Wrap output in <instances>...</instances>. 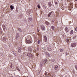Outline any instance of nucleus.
<instances>
[{"mask_svg":"<svg viewBox=\"0 0 77 77\" xmlns=\"http://www.w3.org/2000/svg\"><path fill=\"white\" fill-rule=\"evenodd\" d=\"M25 42L26 44H30L32 42V38L31 36H29L26 37L25 38Z\"/></svg>","mask_w":77,"mask_h":77,"instance_id":"f257e3e1","label":"nucleus"},{"mask_svg":"<svg viewBox=\"0 0 77 77\" xmlns=\"http://www.w3.org/2000/svg\"><path fill=\"white\" fill-rule=\"evenodd\" d=\"M73 8V5H72V3H71V4H70L69 5H68V8L69 9V10H71V9H72Z\"/></svg>","mask_w":77,"mask_h":77,"instance_id":"f03ea898","label":"nucleus"},{"mask_svg":"<svg viewBox=\"0 0 77 77\" xmlns=\"http://www.w3.org/2000/svg\"><path fill=\"white\" fill-rule=\"evenodd\" d=\"M39 50V48L38 46L37 47V48H35L34 50V52L35 53H38V51Z\"/></svg>","mask_w":77,"mask_h":77,"instance_id":"7ed1b4c3","label":"nucleus"},{"mask_svg":"<svg viewBox=\"0 0 77 77\" xmlns=\"http://www.w3.org/2000/svg\"><path fill=\"white\" fill-rule=\"evenodd\" d=\"M76 45L77 44L75 43H71V47H75Z\"/></svg>","mask_w":77,"mask_h":77,"instance_id":"20e7f679","label":"nucleus"},{"mask_svg":"<svg viewBox=\"0 0 77 77\" xmlns=\"http://www.w3.org/2000/svg\"><path fill=\"white\" fill-rule=\"evenodd\" d=\"M27 55L28 57H33V55L30 53L28 54Z\"/></svg>","mask_w":77,"mask_h":77,"instance_id":"39448f33","label":"nucleus"},{"mask_svg":"<svg viewBox=\"0 0 77 77\" xmlns=\"http://www.w3.org/2000/svg\"><path fill=\"white\" fill-rule=\"evenodd\" d=\"M42 30H45V27L44 26H42L41 27Z\"/></svg>","mask_w":77,"mask_h":77,"instance_id":"423d86ee","label":"nucleus"},{"mask_svg":"<svg viewBox=\"0 0 77 77\" xmlns=\"http://www.w3.org/2000/svg\"><path fill=\"white\" fill-rule=\"evenodd\" d=\"M3 41H6L7 40V38L5 37H3Z\"/></svg>","mask_w":77,"mask_h":77,"instance_id":"0eeeda50","label":"nucleus"},{"mask_svg":"<svg viewBox=\"0 0 77 77\" xmlns=\"http://www.w3.org/2000/svg\"><path fill=\"white\" fill-rule=\"evenodd\" d=\"M16 38H18L19 37V34L18 33H17L16 34Z\"/></svg>","mask_w":77,"mask_h":77,"instance_id":"6e6552de","label":"nucleus"},{"mask_svg":"<svg viewBox=\"0 0 77 77\" xmlns=\"http://www.w3.org/2000/svg\"><path fill=\"white\" fill-rule=\"evenodd\" d=\"M2 27L3 29V30H5V29H6V27H5V25H3V26H2Z\"/></svg>","mask_w":77,"mask_h":77,"instance_id":"1a4fd4ad","label":"nucleus"},{"mask_svg":"<svg viewBox=\"0 0 77 77\" xmlns=\"http://www.w3.org/2000/svg\"><path fill=\"white\" fill-rule=\"evenodd\" d=\"M28 50L29 51H32V48H28Z\"/></svg>","mask_w":77,"mask_h":77,"instance_id":"9d476101","label":"nucleus"},{"mask_svg":"<svg viewBox=\"0 0 77 77\" xmlns=\"http://www.w3.org/2000/svg\"><path fill=\"white\" fill-rule=\"evenodd\" d=\"M65 31H66V32L67 33V32H68V28L67 27L65 28Z\"/></svg>","mask_w":77,"mask_h":77,"instance_id":"9b49d317","label":"nucleus"},{"mask_svg":"<svg viewBox=\"0 0 77 77\" xmlns=\"http://www.w3.org/2000/svg\"><path fill=\"white\" fill-rule=\"evenodd\" d=\"M42 41L41 40H38V44H41V42Z\"/></svg>","mask_w":77,"mask_h":77,"instance_id":"f8f14e48","label":"nucleus"},{"mask_svg":"<svg viewBox=\"0 0 77 77\" xmlns=\"http://www.w3.org/2000/svg\"><path fill=\"white\" fill-rule=\"evenodd\" d=\"M47 62V59H45L43 61V63H46V62Z\"/></svg>","mask_w":77,"mask_h":77,"instance_id":"ddd939ff","label":"nucleus"},{"mask_svg":"<svg viewBox=\"0 0 77 77\" xmlns=\"http://www.w3.org/2000/svg\"><path fill=\"white\" fill-rule=\"evenodd\" d=\"M47 74V72L45 71V75H43V77H46Z\"/></svg>","mask_w":77,"mask_h":77,"instance_id":"4468645a","label":"nucleus"},{"mask_svg":"<svg viewBox=\"0 0 77 77\" xmlns=\"http://www.w3.org/2000/svg\"><path fill=\"white\" fill-rule=\"evenodd\" d=\"M58 68V66L57 65H55L54 67V69H55V70H57V68Z\"/></svg>","mask_w":77,"mask_h":77,"instance_id":"2eb2a0df","label":"nucleus"},{"mask_svg":"<svg viewBox=\"0 0 77 77\" xmlns=\"http://www.w3.org/2000/svg\"><path fill=\"white\" fill-rule=\"evenodd\" d=\"M10 8H11V10H13V9H14V6H13V5H11L10 6Z\"/></svg>","mask_w":77,"mask_h":77,"instance_id":"dca6fc26","label":"nucleus"},{"mask_svg":"<svg viewBox=\"0 0 77 77\" xmlns=\"http://www.w3.org/2000/svg\"><path fill=\"white\" fill-rule=\"evenodd\" d=\"M18 51L19 53H20L21 51V48H19L18 50Z\"/></svg>","mask_w":77,"mask_h":77,"instance_id":"f3484780","label":"nucleus"},{"mask_svg":"<svg viewBox=\"0 0 77 77\" xmlns=\"http://www.w3.org/2000/svg\"><path fill=\"white\" fill-rule=\"evenodd\" d=\"M74 33V32L73 31V30H71L70 32V35H72V34H73V33Z\"/></svg>","mask_w":77,"mask_h":77,"instance_id":"a211bd4d","label":"nucleus"},{"mask_svg":"<svg viewBox=\"0 0 77 77\" xmlns=\"http://www.w3.org/2000/svg\"><path fill=\"white\" fill-rule=\"evenodd\" d=\"M48 5L49 7H51L52 5H51V2H49L48 3Z\"/></svg>","mask_w":77,"mask_h":77,"instance_id":"6ab92c4d","label":"nucleus"},{"mask_svg":"<svg viewBox=\"0 0 77 77\" xmlns=\"http://www.w3.org/2000/svg\"><path fill=\"white\" fill-rule=\"evenodd\" d=\"M51 14H52V12H50L49 14L48 15V17H49L50 16V15H51Z\"/></svg>","mask_w":77,"mask_h":77,"instance_id":"aec40b11","label":"nucleus"},{"mask_svg":"<svg viewBox=\"0 0 77 77\" xmlns=\"http://www.w3.org/2000/svg\"><path fill=\"white\" fill-rule=\"evenodd\" d=\"M51 28L52 30H54V26H51Z\"/></svg>","mask_w":77,"mask_h":77,"instance_id":"412c9836","label":"nucleus"},{"mask_svg":"<svg viewBox=\"0 0 77 77\" xmlns=\"http://www.w3.org/2000/svg\"><path fill=\"white\" fill-rule=\"evenodd\" d=\"M19 31V32H23V30H21V29L19 28L18 29Z\"/></svg>","mask_w":77,"mask_h":77,"instance_id":"4be33fe9","label":"nucleus"},{"mask_svg":"<svg viewBox=\"0 0 77 77\" xmlns=\"http://www.w3.org/2000/svg\"><path fill=\"white\" fill-rule=\"evenodd\" d=\"M66 41L67 42H69V39H66Z\"/></svg>","mask_w":77,"mask_h":77,"instance_id":"5701e85b","label":"nucleus"},{"mask_svg":"<svg viewBox=\"0 0 77 77\" xmlns=\"http://www.w3.org/2000/svg\"><path fill=\"white\" fill-rule=\"evenodd\" d=\"M45 23L47 25H48V24H49V23L48 22H45Z\"/></svg>","mask_w":77,"mask_h":77,"instance_id":"b1692460","label":"nucleus"},{"mask_svg":"<svg viewBox=\"0 0 77 77\" xmlns=\"http://www.w3.org/2000/svg\"><path fill=\"white\" fill-rule=\"evenodd\" d=\"M77 37V35H75L73 38V39H75Z\"/></svg>","mask_w":77,"mask_h":77,"instance_id":"393cba45","label":"nucleus"},{"mask_svg":"<svg viewBox=\"0 0 77 77\" xmlns=\"http://www.w3.org/2000/svg\"><path fill=\"white\" fill-rule=\"evenodd\" d=\"M45 42H47V38H45Z\"/></svg>","mask_w":77,"mask_h":77,"instance_id":"a878e982","label":"nucleus"},{"mask_svg":"<svg viewBox=\"0 0 77 77\" xmlns=\"http://www.w3.org/2000/svg\"><path fill=\"white\" fill-rule=\"evenodd\" d=\"M47 56H48V57H49L50 56V54H48V53H47Z\"/></svg>","mask_w":77,"mask_h":77,"instance_id":"bb28decb","label":"nucleus"},{"mask_svg":"<svg viewBox=\"0 0 77 77\" xmlns=\"http://www.w3.org/2000/svg\"><path fill=\"white\" fill-rule=\"evenodd\" d=\"M60 52H63V50L62 49H60Z\"/></svg>","mask_w":77,"mask_h":77,"instance_id":"cd10ccee","label":"nucleus"},{"mask_svg":"<svg viewBox=\"0 0 77 77\" xmlns=\"http://www.w3.org/2000/svg\"><path fill=\"white\" fill-rule=\"evenodd\" d=\"M37 7L38 8H41V7L40 6V5H38L37 6Z\"/></svg>","mask_w":77,"mask_h":77,"instance_id":"c85d7f7f","label":"nucleus"},{"mask_svg":"<svg viewBox=\"0 0 77 77\" xmlns=\"http://www.w3.org/2000/svg\"><path fill=\"white\" fill-rule=\"evenodd\" d=\"M48 50L49 51H51V48H49L48 49Z\"/></svg>","mask_w":77,"mask_h":77,"instance_id":"c756f323","label":"nucleus"},{"mask_svg":"<svg viewBox=\"0 0 77 77\" xmlns=\"http://www.w3.org/2000/svg\"><path fill=\"white\" fill-rule=\"evenodd\" d=\"M58 15H59V13H58V12H57V14H56V15L57 16H58Z\"/></svg>","mask_w":77,"mask_h":77,"instance_id":"7c9ffc66","label":"nucleus"},{"mask_svg":"<svg viewBox=\"0 0 77 77\" xmlns=\"http://www.w3.org/2000/svg\"><path fill=\"white\" fill-rule=\"evenodd\" d=\"M55 5H57V4H58V3L57 2H55Z\"/></svg>","mask_w":77,"mask_h":77,"instance_id":"2f4dec72","label":"nucleus"},{"mask_svg":"<svg viewBox=\"0 0 77 77\" xmlns=\"http://www.w3.org/2000/svg\"><path fill=\"white\" fill-rule=\"evenodd\" d=\"M36 56H38V55H39V54H38V53H37L36 54Z\"/></svg>","mask_w":77,"mask_h":77,"instance_id":"473e14b6","label":"nucleus"},{"mask_svg":"<svg viewBox=\"0 0 77 77\" xmlns=\"http://www.w3.org/2000/svg\"><path fill=\"white\" fill-rule=\"evenodd\" d=\"M32 18H30L29 19V20H30V21H31V20H32Z\"/></svg>","mask_w":77,"mask_h":77,"instance_id":"72a5a7b5","label":"nucleus"},{"mask_svg":"<svg viewBox=\"0 0 77 77\" xmlns=\"http://www.w3.org/2000/svg\"><path fill=\"white\" fill-rule=\"evenodd\" d=\"M75 68H76V69L77 70V66H75Z\"/></svg>","mask_w":77,"mask_h":77,"instance_id":"f704fd0d","label":"nucleus"},{"mask_svg":"<svg viewBox=\"0 0 77 77\" xmlns=\"http://www.w3.org/2000/svg\"><path fill=\"white\" fill-rule=\"evenodd\" d=\"M52 62H54V60H51Z\"/></svg>","mask_w":77,"mask_h":77,"instance_id":"c9c22d12","label":"nucleus"},{"mask_svg":"<svg viewBox=\"0 0 77 77\" xmlns=\"http://www.w3.org/2000/svg\"><path fill=\"white\" fill-rule=\"evenodd\" d=\"M75 31H76V32H77V27H76L75 29Z\"/></svg>","mask_w":77,"mask_h":77,"instance_id":"e433bc0d","label":"nucleus"},{"mask_svg":"<svg viewBox=\"0 0 77 77\" xmlns=\"http://www.w3.org/2000/svg\"><path fill=\"white\" fill-rule=\"evenodd\" d=\"M47 38V37L46 36H44V38H45H45Z\"/></svg>","mask_w":77,"mask_h":77,"instance_id":"4c0bfd02","label":"nucleus"},{"mask_svg":"<svg viewBox=\"0 0 77 77\" xmlns=\"http://www.w3.org/2000/svg\"><path fill=\"white\" fill-rule=\"evenodd\" d=\"M11 68H12V65H11Z\"/></svg>","mask_w":77,"mask_h":77,"instance_id":"58836bf2","label":"nucleus"},{"mask_svg":"<svg viewBox=\"0 0 77 77\" xmlns=\"http://www.w3.org/2000/svg\"><path fill=\"white\" fill-rule=\"evenodd\" d=\"M37 30H38L37 32L38 33V32H39V30H38V29H37Z\"/></svg>","mask_w":77,"mask_h":77,"instance_id":"ea45409f","label":"nucleus"},{"mask_svg":"<svg viewBox=\"0 0 77 77\" xmlns=\"http://www.w3.org/2000/svg\"><path fill=\"white\" fill-rule=\"evenodd\" d=\"M17 69V70H18V71H20V69Z\"/></svg>","mask_w":77,"mask_h":77,"instance_id":"a19ab883","label":"nucleus"},{"mask_svg":"<svg viewBox=\"0 0 77 77\" xmlns=\"http://www.w3.org/2000/svg\"><path fill=\"white\" fill-rule=\"evenodd\" d=\"M69 2H70V1H71L72 0H68Z\"/></svg>","mask_w":77,"mask_h":77,"instance_id":"79ce46f5","label":"nucleus"},{"mask_svg":"<svg viewBox=\"0 0 77 77\" xmlns=\"http://www.w3.org/2000/svg\"><path fill=\"white\" fill-rule=\"evenodd\" d=\"M41 66H42V65H40V67H41Z\"/></svg>","mask_w":77,"mask_h":77,"instance_id":"37998d69","label":"nucleus"},{"mask_svg":"<svg viewBox=\"0 0 77 77\" xmlns=\"http://www.w3.org/2000/svg\"><path fill=\"white\" fill-rule=\"evenodd\" d=\"M56 24H57V22H56Z\"/></svg>","mask_w":77,"mask_h":77,"instance_id":"c03bdc74","label":"nucleus"},{"mask_svg":"<svg viewBox=\"0 0 77 77\" xmlns=\"http://www.w3.org/2000/svg\"><path fill=\"white\" fill-rule=\"evenodd\" d=\"M11 77H13L12 76H11Z\"/></svg>","mask_w":77,"mask_h":77,"instance_id":"a18cd8bd","label":"nucleus"},{"mask_svg":"<svg viewBox=\"0 0 77 77\" xmlns=\"http://www.w3.org/2000/svg\"><path fill=\"white\" fill-rule=\"evenodd\" d=\"M75 1H77V0H75Z\"/></svg>","mask_w":77,"mask_h":77,"instance_id":"49530a36","label":"nucleus"},{"mask_svg":"<svg viewBox=\"0 0 77 77\" xmlns=\"http://www.w3.org/2000/svg\"><path fill=\"white\" fill-rule=\"evenodd\" d=\"M40 77H42L41 76Z\"/></svg>","mask_w":77,"mask_h":77,"instance_id":"de8ad7c7","label":"nucleus"}]
</instances>
